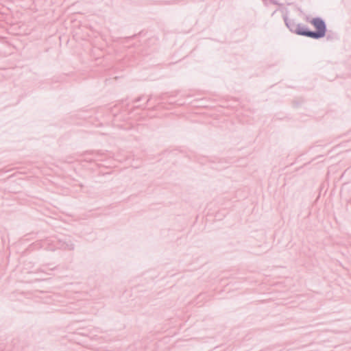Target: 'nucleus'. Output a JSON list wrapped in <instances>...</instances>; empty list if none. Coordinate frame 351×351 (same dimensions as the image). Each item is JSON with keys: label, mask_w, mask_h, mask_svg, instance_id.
I'll list each match as a JSON object with an SVG mask.
<instances>
[{"label": "nucleus", "mask_w": 351, "mask_h": 351, "mask_svg": "<svg viewBox=\"0 0 351 351\" xmlns=\"http://www.w3.org/2000/svg\"><path fill=\"white\" fill-rule=\"evenodd\" d=\"M310 23L317 29V32L298 31L297 33L300 35L313 38H319L324 36L326 33V26L322 20L319 19H314L311 20Z\"/></svg>", "instance_id": "nucleus-1"}]
</instances>
